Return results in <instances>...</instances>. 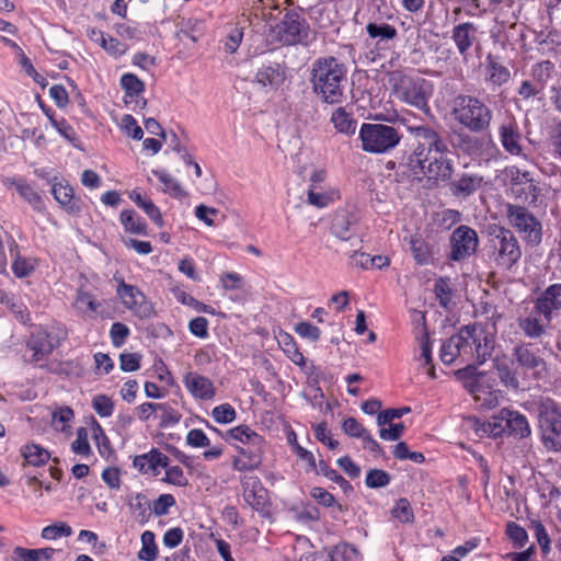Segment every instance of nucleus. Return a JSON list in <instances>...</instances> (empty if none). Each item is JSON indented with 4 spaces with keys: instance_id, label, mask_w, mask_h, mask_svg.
<instances>
[{
    "instance_id": "nucleus-28",
    "label": "nucleus",
    "mask_w": 561,
    "mask_h": 561,
    "mask_svg": "<svg viewBox=\"0 0 561 561\" xmlns=\"http://www.w3.org/2000/svg\"><path fill=\"white\" fill-rule=\"evenodd\" d=\"M511 79L510 69L492 55L485 58V81L492 85L501 87Z\"/></svg>"
},
{
    "instance_id": "nucleus-40",
    "label": "nucleus",
    "mask_w": 561,
    "mask_h": 561,
    "mask_svg": "<svg viewBox=\"0 0 561 561\" xmlns=\"http://www.w3.org/2000/svg\"><path fill=\"white\" fill-rule=\"evenodd\" d=\"M129 198L139 208H141L157 226H162V217L160 210L150 199L144 197L138 191H133L129 194Z\"/></svg>"
},
{
    "instance_id": "nucleus-53",
    "label": "nucleus",
    "mask_w": 561,
    "mask_h": 561,
    "mask_svg": "<svg viewBox=\"0 0 561 561\" xmlns=\"http://www.w3.org/2000/svg\"><path fill=\"white\" fill-rule=\"evenodd\" d=\"M72 419V410L70 408H61L53 413L51 425L58 432H66Z\"/></svg>"
},
{
    "instance_id": "nucleus-38",
    "label": "nucleus",
    "mask_w": 561,
    "mask_h": 561,
    "mask_svg": "<svg viewBox=\"0 0 561 561\" xmlns=\"http://www.w3.org/2000/svg\"><path fill=\"white\" fill-rule=\"evenodd\" d=\"M556 67L550 60H541L534 64L530 68L529 76L541 88H546L552 79Z\"/></svg>"
},
{
    "instance_id": "nucleus-45",
    "label": "nucleus",
    "mask_w": 561,
    "mask_h": 561,
    "mask_svg": "<svg viewBox=\"0 0 561 561\" xmlns=\"http://www.w3.org/2000/svg\"><path fill=\"white\" fill-rule=\"evenodd\" d=\"M243 32L244 26L240 25V23H236L230 27L228 35L224 41V49L226 53L233 54L237 51L243 39Z\"/></svg>"
},
{
    "instance_id": "nucleus-58",
    "label": "nucleus",
    "mask_w": 561,
    "mask_h": 561,
    "mask_svg": "<svg viewBox=\"0 0 561 561\" xmlns=\"http://www.w3.org/2000/svg\"><path fill=\"white\" fill-rule=\"evenodd\" d=\"M365 482L371 489L383 488L389 484L390 476L385 470L371 469L368 471Z\"/></svg>"
},
{
    "instance_id": "nucleus-26",
    "label": "nucleus",
    "mask_w": 561,
    "mask_h": 561,
    "mask_svg": "<svg viewBox=\"0 0 561 561\" xmlns=\"http://www.w3.org/2000/svg\"><path fill=\"white\" fill-rule=\"evenodd\" d=\"M7 247L12 257L13 274L19 278L30 276L37 267V260L31 256H22L13 238H7Z\"/></svg>"
},
{
    "instance_id": "nucleus-8",
    "label": "nucleus",
    "mask_w": 561,
    "mask_h": 561,
    "mask_svg": "<svg viewBox=\"0 0 561 561\" xmlns=\"http://www.w3.org/2000/svg\"><path fill=\"white\" fill-rule=\"evenodd\" d=\"M538 419L545 447L554 451L561 450V405L550 399L541 400Z\"/></svg>"
},
{
    "instance_id": "nucleus-48",
    "label": "nucleus",
    "mask_w": 561,
    "mask_h": 561,
    "mask_svg": "<svg viewBox=\"0 0 561 561\" xmlns=\"http://www.w3.org/2000/svg\"><path fill=\"white\" fill-rule=\"evenodd\" d=\"M72 535V528L66 523H57L46 526L42 530V538L46 540H56L61 537H69Z\"/></svg>"
},
{
    "instance_id": "nucleus-60",
    "label": "nucleus",
    "mask_w": 561,
    "mask_h": 561,
    "mask_svg": "<svg viewBox=\"0 0 561 561\" xmlns=\"http://www.w3.org/2000/svg\"><path fill=\"white\" fill-rule=\"evenodd\" d=\"M531 529L542 552L547 554L550 551V537L540 520H531Z\"/></svg>"
},
{
    "instance_id": "nucleus-9",
    "label": "nucleus",
    "mask_w": 561,
    "mask_h": 561,
    "mask_svg": "<svg viewBox=\"0 0 561 561\" xmlns=\"http://www.w3.org/2000/svg\"><path fill=\"white\" fill-rule=\"evenodd\" d=\"M490 259L500 267L511 268L522 256V250L513 232L497 228L490 234Z\"/></svg>"
},
{
    "instance_id": "nucleus-51",
    "label": "nucleus",
    "mask_w": 561,
    "mask_h": 561,
    "mask_svg": "<svg viewBox=\"0 0 561 561\" xmlns=\"http://www.w3.org/2000/svg\"><path fill=\"white\" fill-rule=\"evenodd\" d=\"M92 408L99 416L110 417L114 412V402L105 394H96L92 399Z\"/></svg>"
},
{
    "instance_id": "nucleus-15",
    "label": "nucleus",
    "mask_w": 561,
    "mask_h": 561,
    "mask_svg": "<svg viewBox=\"0 0 561 561\" xmlns=\"http://www.w3.org/2000/svg\"><path fill=\"white\" fill-rule=\"evenodd\" d=\"M360 221V213L355 206H346L336 210L331 231L342 240H350L357 231Z\"/></svg>"
},
{
    "instance_id": "nucleus-33",
    "label": "nucleus",
    "mask_w": 561,
    "mask_h": 561,
    "mask_svg": "<svg viewBox=\"0 0 561 561\" xmlns=\"http://www.w3.org/2000/svg\"><path fill=\"white\" fill-rule=\"evenodd\" d=\"M101 304L90 293L78 290L77 296L72 302L73 309L77 313L93 319L99 312Z\"/></svg>"
},
{
    "instance_id": "nucleus-52",
    "label": "nucleus",
    "mask_w": 561,
    "mask_h": 561,
    "mask_svg": "<svg viewBox=\"0 0 561 561\" xmlns=\"http://www.w3.org/2000/svg\"><path fill=\"white\" fill-rule=\"evenodd\" d=\"M152 174L163 184V191L174 196L182 195L183 191L179 182L163 170H152Z\"/></svg>"
},
{
    "instance_id": "nucleus-32",
    "label": "nucleus",
    "mask_w": 561,
    "mask_h": 561,
    "mask_svg": "<svg viewBox=\"0 0 561 561\" xmlns=\"http://www.w3.org/2000/svg\"><path fill=\"white\" fill-rule=\"evenodd\" d=\"M286 78L285 69L278 65L273 64L264 66L256 72L255 80L263 87L278 88Z\"/></svg>"
},
{
    "instance_id": "nucleus-3",
    "label": "nucleus",
    "mask_w": 561,
    "mask_h": 561,
    "mask_svg": "<svg viewBox=\"0 0 561 561\" xmlns=\"http://www.w3.org/2000/svg\"><path fill=\"white\" fill-rule=\"evenodd\" d=\"M313 91L329 104L341 103L346 85V68L334 57H323L312 64Z\"/></svg>"
},
{
    "instance_id": "nucleus-61",
    "label": "nucleus",
    "mask_w": 561,
    "mask_h": 561,
    "mask_svg": "<svg viewBox=\"0 0 561 561\" xmlns=\"http://www.w3.org/2000/svg\"><path fill=\"white\" fill-rule=\"evenodd\" d=\"M71 449L75 454L88 456L91 453V447L88 440V432L84 427L77 431V437L71 444Z\"/></svg>"
},
{
    "instance_id": "nucleus-47",
    "label": "nucleus",
    "mask_w": 561,
    "mask_h": 561,
    "mask_svg": "<svg viewBox=\"0 0 561 561\" xmlns=\"http://www.w3.org/2000/svg\"><path fill=\"white\" fill-rule=\"evenodd\" d=\"M366 30L371 38H379L380 41L392 39L397 36L396 27L387 23H369Z\"/></svg>"
},
{
    "instance_id": "nucleus-10",
    "label": "nucleus",
    "mask_w": 561,
    "mask_h": 561,
    "mask_svg": "<svg viewBox=\"0 0 561 561\" xmlns=\"http://www.w3.org/2000/svg\"><path fill=\"white\" fill-rule=\"evenodd\" d=\"M513 356L517 367L525 376L539 380L547 376V364L539 354V350L529 343H522L513 348Z\"/></svg>"
},
{
    "instance_id": "nucleus-55",
    "label": "nucleus",
    "mask_w": 561,
    "mask_h": 561,
    "mask_svg": "<svg viewBox=\"0 0 561 561\" xmlns=\"http://www.w3.org/2000/svg\"><path fill=\"white\" fill-rule=\"evenodd\" d=\"M0 300L12 310V312L16 316V319L22 323H26L31 320L27 308L16 298L4 295L0 298Z\"/></svg>"
},
{
    "instance_id": "nucleus-50",
    "label": "nucleus",
    "mask_w": 561,
    "mask_h": 561,
    "mask_svg": "<svg viewBox=\"0 0 561 561\" xmlns=\"http://www.w3.org/2000/svg\"><path fill=\"white\" fill-rule=\"evenodd\" d=\"M129 507L130 511L142 520H146L148 517V510L150 507L149 501L147 496L142 493H137L131 495L129 499Z\"/></svg>"
},
{
    "instance_id": "nucleus-54",
    "label": "nucleus",
    "mask_w": 561,
    "mask_h": 561,
    "mask_svg": "<svg viewBox=\"0 0 561 561\" xmlns=\"http://www.w3.org/2000/svg\"><path fill=\"white\" fill-rule=\"evenodd\" d=\"M211 416L219 424H228L236 420L237 412L231 404L222 403L213 409Z\"/></svg>"
},
{
    "instance_id": "nucleus-63",
    "label": "nucleus",
    "mask_w": 561,
    "mask_h": 561,
    "mask_svg": "<svg viewBox=\"0 0 561 561\" xmlns=\"http://www.w3.org/2000/svg\"><path fill=\"white\" fill-rule=\"evenodd\" d=\"M175 505V499L172 494H161L152 503V512L156 516H163Z\"/></svg>"
},
{
    "instance_id": "nucleus-20",
    "label": "nucleus",
    "mask_w": 561,
    "mask_h": 561,
    "mask_svg": "<svg viewBox=\"0 0 561 561\" xmlns=\"http://www.w3.org/2000/svg\"><path fill=\"white\" fill-rule=\"evenodd\" d=\"M117 295L124 306L139 317H149L151 306L146 301L145 295L133 285L122 282L117 288Z\"/></svg>"
},
{
    "instance_id": "nucleus-5",
    "label": "nucleus",
    "mask_w": 561,
    "mask_h": 561,
    "mask_svg": "<svg viewBox=\"0 0 561 561\" xmlns=\"http://www.w3.org/2000/svg\"><path fill=\"white\" fill-rule=\"evenodd\" d=\"M451 115L463 128L471 133L489 130L493 118L491 107L474 95L459 94L453 101Z\"/></svg>"
},
{
    "instance_id": "nucleus-12",
    "label": "nucleus",
    "mask_w": 561,
    "mask_h": 561,
    "mask_svg": "<svg viewBox=\"0 0 561 561\" xmlns=\"http://www.w3.org/2000/svg\"><path fill=\"white\" fill-rule=\"evenodd\" d=\"M479 239L476 230L468 226H459L450 236V260L462 261L476 253Z\"/></svg>"
},
{
    "instance_id": "nucleus-16",
    "label": "nucleus",
    "mask_w": 561,
    "mask_h": 561,
    "mask_svg": "<svg viewBox=\"0 0 561 561\" xmlns=\"http://www.w3.org/2000/svg\"><path fill=\"white\" fill-rule=\"evenodd\" d=\"M59 343L60 339L47 330L33 333L26 343L27 350L32 352L30 360L34 364L45 360Z\"/></svg>"
},
{
    "instance_id": "nucleus-64",
    "label": "nucleus",
    "mask_w": 561,
    "mask_h": 561,
    "mask_svg": "<svg viewBox=\"0 0 561 561\" xmlns=\"http://www.w3.org/2000/svg\"><path fill=\"white\" fill-rule=\"evenodd\" d=\"M499 377L501 381L513 389H517L519 387V380L517 378L516 371L512 370L507 365L505 364H497L496 365Z\"/></svg>"
},
{
    "instance_id": "nucleus-14",
    "label": "nucleus",
    "mask_w": 561,
    "mask_h": 561,
    "mask_svg": "<svg viewBox=\"0 0 561 561\" xmlns=\"http://www.w3.org/2000/svg\"><path fill=\"white\" fill-rule=\"evenodd\" d=\"M480 409L491 410L500 404L501 391L493 389L484 375H477L466 383Z\"/></svg>"
},
{
    "instance_id": "nucleus-46",
    "label": "nucleus",
    "mask_w": 561,
    "mask_h": 561,
    "mask_svg": "<svg viewBox=\"0 0 561 561\" xmlns=\"http://www.w3.org/2000/svg\"><path fill=\"white\" fill-rule=\"evenodd\" d=\"M99 36L100 37L96 38V42L112 56L119 57L127 51V46L121 43L118 39L112 36H106L102 32L99 33Z\"/></svg>"
},
{
    "instance_id": "nucleus-25",
    "label": "nucleus",
    "mask_w": 561,
    "mask_h": 561,
    "mask_svg": "<svg viewBox=\"0 0 561 561\" xmlns=\"http://www.w3.org/2000/svg\"><path fill=\"white\" fill-rule=\"evenodd\" d=\"M477 34L478 27L471 22H463L454 26L451 38L463 60H467L470 48L477 42Z\"/></svg>"
},
{
    "instance_id": "nucleus-31",
    "label": "nucleus",
    "mask_w": 561,
    "mask_h": 561,
    "mask_svg": "<svg viewBox=\"0 0 561 561\" xmlns=\"http://www.w3.org/2000/svg\"><path fill=\"white\" fill-rule=\"evenodd\" d=\"M121 85L125 91V98L135 99L136 105L144 108L147 101L140 98L145 91V83L134 73H124L121 77Z\"/></svg>"
},
{
    "instance_id": "nucleus-41",
    "label": "nucleus",
    "mask_w": 561,
    "mask_h": 561,
    "mask_svg": "<svg viewBox=\"0 0 561 561\" xmlns=\"http://www.w3.org/2000/svg\"><path fill=\"white\" fill-rule=\"evenodd\" d=\"M278 344L280 345L284 353L287 357L296 365L304 366L305 365V356L298 350L294 337L288 333H280L278 337Z\"/></svg>"
},
{
    "instance_id": "nucleus-34",
    "label": "nucleus",
    "mask_w": 561,
    "mask_h": 561,
    "mask_svg": "<svg viewBox=\"0 0 561 561\" xmlns=\"http://www.w3.org/2000/svg\"><path fill=\"white\" fill-rule=\"evenodd\" d=\"M20 454L26 465L33 467L44 466L50 458V454L38 444H26L21 447Z\"/></svg>"
},
{
    "instance_id": "nucleus-30",
    "label": "nucleus",
    "mask_w": 561,
    "mask_h": 561,
    "mask_svg": "<svg viewBox=\"0 0 561 561\" xmlns=\"http://www.w3.org/2000/svg\"><path fill=\"white\" fill-rule=\"evenodd\" d=\"M506 415L507 435L525 438L531 433L530 425L526 416L517 411L504 409V416Z\"/></svg>"
},
{
    "instance_id": "nucleus-42",
    "label": "nucleus",
    "mask_w": 561,
    "mask_h": 561,
    "mask_svg": "<svg viewBox=\"0 0 561 561\" xmlns=\"http://www.w3.org/2000/svg\"><path fill=\"white\" fill-rule=\"evenodd\" d=\"M121 222L127 232L146 234V222L130 209L121 213Z\"/></svg>"
},
{
    "instance_id": "nucleus-18",
    "label": "nucleus",
    "mask_w": 561,
    "mask_h": 561,
    "mask_svg": "<svg viewBox=\"0 0 561 561\" xmlns=\"http://www.w3.org/2000/svg\"><path fill=\"white\" fill-rule=\"evenodd\" d=\"M183 385L187 392L196 400L210 401L216 396L214 382L197 371L190 370L183 376Z\"/></svg>"
},
{
    "instance_id": "nucleus-24",
    "label": "nucleus",
    "mask_w": 561,
    "mask_h": 561,
    "mask_svg": "<svg viewBox=\"0 0 561 561\" xmlns=\"http://www.w3.org/2000/svg\"><path fill=\"white\" fill-rule=\"evenodd\" d=\"M244 501L255 511H263L267 504V491L257 477L241 480Z\"/></svg>"
},
{
    "instance_id": "nucleus-7",
    "label": "nucleus",
    "mask_w": 561,
    "mask_h": 561,
    "mask_svg": "<svg viewBox=\"0 0 561 561\" xmlns=\"http://www.w3.org/2000/svg\"><path fill=\"white\" fill-rule=\"evenodd\" d=\"M359 139L364 151L385 153L399 145L401 135L389 125L364 123L359 129Z\"/></svg>"
},
{
    "instance_id": "nucleus-27",
    "label": "nucleus",
    "mask_w": 561,
    "mask_h": 561,
    "mask_svg": "<svg viewBox=\"0 0 561 561\" xmlns=\"http://www.w3.org/2000/svg\"><path fill=\"white\" fill-rule=\"evenodd\" d=\"M51 194L57 203L69 214H78L81 210L80 199L75 196L73 188L64 182H55Z\"/></svg>"
},
{
    "instance_id": "nucleus-29",
    "label": "nucleus",
    "mask_w": 561,
    "mask_h": 561,
    "mask_svg": "<svg viewBox=\"0 0 561 561\" xmlns=\"http://www.w3.org/2000/svg\"><path fill=\"white\" fill-rule=\"evenodd\" d=\"M500 140L503 148L511 154L520 156V134L514 122L503 123L499 128Z\"/></svg>"
},
{
    "instance_id": "nucleus-22",
    "label": "nucleus",
    "mask_w": 561,
    "mask_h": 561,
    "mask_svg": "<svg viewBox=\"0 0 561 561\" xmlns=\"http://www.w3.org/2000/svg\"><path fill=\"white\" fill-rule=\"evenodd\" d=\"M2 184L8 190H15V192L26 202L32 208L38 213L44 211L45 206L42 196L35 188L22 176L3 178Z\"/></svg>"
},
{
    "instance_id": "nucleus-1",
    "label": "nucleus",
    "mask_w": 561,
    "mask_h": 561,
    "mask_svg": "<svg viewBox=\"0 0 561 561\" xmlns=\"http://www.w3.org/2000/svg\"><path fill=\"white\" fill-rule=\"evenodd\" d=\"M410 134L417 145L409 157L408 165L414 174L446 181L454 172L453 161L446 157L447 145L439 134L430 126H410Z\"/></svg>"
},
{
    "instance_id": "nucleus-21",
    "label": "nucleus",
    "mask_w": 561,
    "mask_h": 561,
    "mask_svg": "<svg viewBox=\"0 0 561 561\" xmlns=\"http://www.w3.org/2000/svg\"><path fill=\"white\" fill-rule=\"evenodd\" d=\"M169 465V457L157 448L150 451L135 456L133 467L141 474H152L158 477L162 468Z\"/></svg>"
},
{
    "instance_id": "nucleus-43",
    "label": "nucleus",
    "mask_w": 561,
    "mask_h": 561,
    "mask_svg": "<svg viewBox=\"0 0 561 561\" xmlns=\"http://www.w3.org/2000/svg\"><path fill=\"white\" fill-rule=\"evenodd\" d=\"M158 548L154 540V534L146 530L141 535V548L138 552V559L142 561H154L157 559Z\"/></svg>"
},
{
    "instance_id": "nucleus-13",
    "label": "nucleus",
    "mask_w": 561,
    "mask_h": 561,
    "mask_svg": "<svg viewBox=\"0 0 561 561\" xmlns=\"http://www.w3.org/2000/svg\"><path fill=\"white\" fill-rule=\"evenodd\" d=\"M506 415L504 416V409L488 421H482L478 417L470 416L465 420L463 427L468 433H473L477 437H493L497 438L507 434Z\"/></svg>"
},
{
    "instance_id": "nucleus-2",
    "label": "nucleus",
    "mask_w": 561,
    "mask_h": 561,
    "mask_svg": "<svg viewBox=\"0 0 561 561\" xmlns=\"http://www.w3.org/2000/svg\"><path fill=\"white\" fill-rule=\"evenodd\" d=\"M493 348V335L481 324H469L443 342L439 356L446 365L459 360L471 368L484 364L491 357Z\"/></svg>"
},
{
    "instance_id": "nucleus-4",
    "label": "nucleus",
    "mask_w": 561,
    "mask_h": 561,
    "mask_svg": "<svg viewBox=\"0 0 561 561\" xmlns=\"http://www.w3.org/2000/svg\"><path fill=\"white\" fill-rule=\"evenodd\" d=\"M225 438L241 444V446H237L238 455L231 462L233 470L250 472L261 467L266 445L263 436L248 425H239L227 431Z\"/></svg>"
},
{
    "instance_id": "nucleus-49",
    "label": "nucleus",
    "mask_w": 561,
    "mask_h": 561,
    "mask_svg": "<svg viewBox=\"0 0 561 561\" xmlns=\"http://www.w3.org/2000/svg\"><path fill=\"white\" fill-rule=\"evenodd\" d=\"M434 293L439 301V305L443 308L448 309L451 302V288L449 285V279L444 277L438 278L434 285Z\"/></svg>"
},
{
    "instance_id": "nucleus-11",
    "label": "nucleus",
    "mask_w": 561,
    "mask_h": 561,
    "mask_svg": "<svg viewBox=\"0 0 561 561\" xmlns=\"http://www.w3.org/2000/svg\"><path fill=\"white\" fill-rule=\"evenodd\" d=\"M506 217L508 224L514 227L524 239L537 244L541 240V225L533 214L522 206L507 205Z\"/></svg>"
},
{
    "instance_id": "nucleus-35",
    "label": "nucleus",
    "mask_w": 561,
    "mask_h": 561,
    "mask_svg": "<svg viewBox=\"0 0 561 561\" xmlns=\"http://www.w3.org/2000/svg\"><path fill=\"white\" fill-rule=\"evenodd\" d=\"M331 123L334 128L345 135H354L356 131V121L347 113L344 107H337L331 115Z\"/></svg>"
},
{
    "instance_id": "nucleus-36",
    "label": "nucleus",
    "mask_w": 561,
    "mask_h": 561,
    "mask_svg": "<svg viewBox=\"0 0 561 561\" xmlns=\"http://www.w3.org/2000/svg\"><path fill=\"white\" fill-rule=\"evenodd\" d=\"M482 183V176L478 174L463 173L458 180L453 182L451 185L456 194L468 196L478 191Z\"/></svg>"
},
{
    "instance_id": "nucleus-37",
    "label": "nucleus",
    "mask_w": 561,
    "mask_h": 561,
    "mask_svg": "<svg viewBox=\"0 0 561 561\" xmlns=\"http://www.w3.org/2000/svg\"><path fill=\"white\" fill-rule=\"evenodd\" d=\"M453 146L457 150L469 156H478L481 152L482 142L476 136L466 133H459L454 137Z\"/></svg>"
},
{
    "instance_id": "nucleus-44",
    "label": "nucleus",
    "mask_w": 561,
    "mask_h": 561,
    "mask_svg": "<svg viewBox=\"0 0 561 561\" xmlns=\"http://www.w3.org/2000/svg\"><path fill=\"white\" fill-rule=\"evenodd\" d=\"M411 251L415 262L420 265H426L432 260L430 245L420 238L412 237L410 240Z\"/></svg>"
},
{
    "instance_id": "nucleus-17",
    "label": "nucleus",
    "mask_w": 561,
    "mask_h": 561,
    "mask_svg": "<svg viewBox=\"0 0 561 561\" xmlns=\"http://www.w3.org/2000/svg\"><path fill=\"white\" fill-rule=\"evenodd\" d=\"M551 320L538 311L534 305L531 309L525 308L517 319L518 328L529 339H540L547 333Z\"/></svg>"
},
{
    "instance_id": "nucleus-39",
    "label": "nucleus",
    "mask_w": 561,
    "mask_h": 561,
    "mask_svg": "<svg viewBox=\"0 0 561 561\" xmlns=\"http://www.w3.org/2000/svg\"><path fill=\"white\" fill-rule=\"evenodd\" d=\"M335 199V192L324 191L321 185H309L307 202L308 204L323 208L329 206Z\"/></svg>"
},
{
    "instance_id": "nucleus-59",
    "label": "nucleus",
    "mask_w": 561,
    "mask_h": 561,
    "mask_svg": "<svg viewBox=\"0 0 561 561\" xmlns=\"http://www.w3.org/2000/svg\"><path fill=\"white\" fill-rule=\"evenodd\" d=\"M164 469H165V474L162 478L163 482H167L169 484H173L176 486H184L187 484V479L184 476V472L180 466H172V467L168 466Z\"/></svg>"
},
{
    "instance_id": "nucleus-57",
    "label": "nucleus",
    "mask_w": 561,
    "mask_h": 561,
    "mask_svg": "<svg viewBox=\"0 0 561 561\" xmlns=\"http://www.w3.org/2000/svg\"><path fill=\"white\" fill-rule=\"evenodd\" d=\"M392 515L401 523H412L414 519L412 507L407 499L397 501L392 508Z\"/></svg>"
},
{
    "instance_id": "nucleus-62",
    "label": "nucleus",
    "mask_w": 561,
    "mask_h": 561,
    "mask_svg": "<svg viewBox=\"0 0 561 561\" xmlns=\"http://www.w3.org/2000/svg\"><path fill=\"white\" fill-rule=\"evenodd\" d=\"M129 333H130V330L126 324H124L122 322L113 323L111 327V330H110V336L112 340V344L115 347H121L125 343Z\"/></svg>"
},
{
    "instance_id": "nucleus-19",
    "label": "nucleus",
    "mask_w": 561,
    "mask_h": 561,
    "mask_svg": "<svg viewBox=\"0 0 561 561\" xmlns=\"http://www.w3.org/2000/svg\"><path fill=\"white\" fill-rule=\"evenodd\" d=\"M278 35L286 45H295L307 36V25L296 13L286 14L278 24Z\"/></svg>"
},
{
    "instance_id": "nucleus-56",
    "label": "nucleus",
    "mask_w": 561,
    "mask_h": 561,
    "mask_svg": "<svg viewBox=\"0 0 561 561\" xmlns=\"http://www.w3.org/2000/svg\"><path fill=\"white\" fill-rule=\"evenodd\" d=\"M356 554V549L350 545H340L334 547L329 553H325L327 561H351Z\"/></svg>"
},
{
    "instance_id": "nucleus-6",
    "label": "nucleus",
    "mask_w": 561,
    "mask_h": 561,
    "mask_svg": "<svg viewBox=\"0 0 561 561\" xmlns=\"http://www.w3.org/2000/svg\"><path fill=\"white\" fill-rule=\"evenodd\" d=\"M394 96L419 110L428 108L427 101L433 93L430 81L421 77L398 73L392 77Z\"/></svg>"
},
{
    "instance_id": "nucleus-23",
    "label": "nucleus",
    "mask_w": 561,
    "mask_h": 561,
    "mask_svg": "<svg viewBox=\"0 0 561 561\" xmlns=\"http://www.w3.org/2000/svg\"><path fill=\"white\" fill-rule=\"evenodd\" d=\"M537 307L545 318L552 319L561 313V284L549 285L535 300Z\"/></svg>"
}]
</instances>
